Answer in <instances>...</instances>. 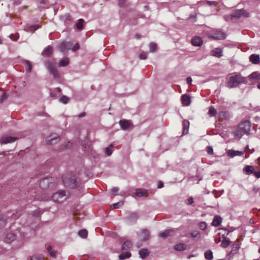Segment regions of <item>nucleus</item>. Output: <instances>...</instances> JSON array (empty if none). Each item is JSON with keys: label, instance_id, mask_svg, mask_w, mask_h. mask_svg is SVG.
<instances>
[{"label": "nucleus", "instance_id": "f257e3e1", "mask_svg": "<svg viewBox=\"0 0 260 260\" xmlns=\"http://www.w3.org/2000/svg\"><path fill=\"white\" fill-rule=\"evenodd\" d=\"M251 125L248 120H245L238 126V127L233 132L234 135L240 139L244 135L250 134Z\"/></svg>", "mask_w": 260, "mask_h": 260}, {"label": "nucleus", "instance_id": "f03ea898", "mask_svg": "<svg viewBox=\"0 0 260 260\" xmlns=\"http://www.w3.org/2000/svg\"><path fill=\"white\" fill-rule=\"evenodd\" d=\"M247 82L246 77H243L240 74L234 73L229 78L226 84L228 87L232 88L241 84H246Z\"/></svg>", "mask_w": 260, "mask_h": 260}, {"label": "nucleus", "instance_id": "7ed1b4c3", "mask_svg": "<svg viewBox=\"0 0 260 260\" xmlns=\"http://www.w3.org/2000/svg\"><path fill=\"white\" fill-rule=\"evenodd\" d=\"M64 185L71 188H75L78 186L79 182L77 178L71 174L64 175L62 177Z\"/></svg>", "mask_w": 260, "mask_h": 260}, {"label": "nucleus", "instance_id": "20e7f679", "mask_svg": "<svg viewBox=\"0 0 260 260\" xmlns=\"http://www.w3.org/2000/svg\"><path fill=\"white\" fill-rule=\"evenodd\" d=\"M45 64L49 72L53 75L55 78H59L60 77V75L56 68V61L55 59L53 58L47 60L45 62Z\"/></svg>", "mask_w": 260, "mask_h": 260}, {"label": "nucleus", "instance_id": "39448f33", "mask_svg": "<svg viewBox=\"0 0 260 260\" xmlns=\"http://www.w3.org/2000/svg\"><path fill=\"white\" fill-rule=\"evenodd\" d=\"M67 198L66 192L64 190H59L52 196V199L54 202L60 203L64 201Z\"/></svg>", "mask_w": 260, "mask_h": 260}, {"label": "nucleus", "instance_id": "423d86ee", "mask_svg": "<svg viewBox=\"0 0 260 260\" xmlns=\"http://www.w3.org/2000/svg\"><path fill=\"white\" fill-rule=\"evenodd\" d=\"M249 14L244 9H238L234 11L231 15V18H239L242 17H248Z\"/></svg>", "mask_w": 260, "mask_h": 260}, {"label": "nucleus", "instance_id": "0eeeda50", "mask_svg": "<svg viewBox=\"0 0 260 260\" xmlns=\"http://www.w3.org/2000/svg\"><path fill=\"white\" fill-rule=\"evenodd\" d=\"M20 215L13 214L9 218L8 216H7L6 218H4L3 215H0V226H4L7 222H11L12 220H15L18 218Z\"/></svg>", "mask_w": 260, "mask_h": 260}, {"label": "nucleus", "instance_id": "6e6552de", "mask_svg": "<svg viewBox=\"0 0 260 260\" xmlns=\"http://www.w3.org/2000/svg\"><path fill=\"white\" fill-rule=\"evenodd\" d=\"M212 37L216 40H222L226 38V35L220 30H216L212 33Z\"/></svg>", "mask_w": 260, "mask_h": 260}, {"label": "nucleus", "instance_id": "1a4fd4ad", "mask_svg": "<svg viewBox=\"0 0 260 260\" xmlns=\"http://www.w3.org/2000/svg\"><path fill=\"white\" fill-rule=\"evenodd\" d=\"M182 104L184 106H188L191 103V98L187 94H184L181 98Z\"/></svg>", "mask_w": 260, "mask_h": 260}, {"label": "nucleus", "instance_id": "9d476101", "mask_svg": "<svg viewBox=\"0 0 260 260\" xmlns=\"http://www.w3.org/2000/svg\"><path fill=\"white\" fill-rule=\"evenodd\" d=\"M60 140V137L58 136L51 135L46 139V143L48 144L52 145L56 144Z\"/></svg>", "mask_w": 260, "mask_h": 260}, {"label": "nucleus", "instance_id": "9b49d317", "mask_svg": "<svg viewBox=\"0 0 260 260\" xmlns=\"http://www.w3.org/2000/svg\"><path fill=\"white\" fill-rule=\"evenodd\" d=\"M72 44L70 42H62L60 44L59 49L62 52H66L70 49Z\"/></svg>", "mask_w": 260, "mask_h": 260}, {"label": "nucleus", "instance_id": "f8f14e48", "mask_svg": "<svg viewBox=\"0 0 260 260\" xmlns=\"http://www.w3.org/2000/svg\"><path fill=\"white\" fill-rule=\"evenodd\" d=\"M244 151L234 150L233 149H230L227 151V154L228 156L232 158L237 155H242L244 154Z\"/></svg>", "mask_w": 260, "mask_h": 260}, {"label": "nucleus", "instance_id": "ddd939ff", "mask_svg": "<svg viewBox=\"0 0 260 260\" xmlns=\"http://www.w3.org/2000/svg\"><path fill=\"white\" fill-rule=\"evenodd\" d=\"M119 124L122 129L125 130L130 126L131 122L130 120L123 119L120 120L119 122Z\"/></svg>", "mask_w": 260, "mask_h": 260}, {"label": "nucleus", "instance_id": "4468645a", "mask_svg": "<svg viewBox=\"0 0 260 260\" xmlns=\"http://www.w3.org/2000/svg\"><path fill=\"white\" fill-rule=\"evenodd\" d=\"M17 140V137H5L2 138L1 140V144H7L10 143H12Z\"/></svg>", "mask_w": 260, "mask_h": 260}, {"label": "nucleus", "instance_id": "2eb2a0df", "mask_svg": "<svg viewBox=\"0 0 260 260\" xmlns=\"http://www.w3.org/2000/svg\"><path fill=\"white\" fill-rule=\"evenodd\" d=\"M203 41L200 37H194L191 39V43L194 46H201L203 44Z\"/></svg>", "mask_w": 260, "mask_h": 260}, {"label": "nucleus", "instance_id": "dca6fc26", "mask_svg": "<svg viewBox=\"0 0 260 260\" xmlns=\"http://www.w3.org/2000/svg\"><path fill=\"white\" fill-rule=\"evenodd\" d=\"M249 60L253 64H258L260 62V56L258 54H252L250 56Z\"/></svg>", "mask_w": 260, "mask_h": 260}, {"label": "nucleus", "instance_id": "f3484780", "mask_svg": "<svg viewBox=\"0 0 260 260\" xmlns=\"http://www.w3.org/2000/svg\"><path fill=\"white\" fill-rule=\"evenodd\" d=\"M211 54L213 56L221 57L223 56L222 50L221 48H216L211 51Z\"/></svg>", "mask_w": 260, "mask_h": 260}, {"label": "nucleus", "instance_id": "a211bd4d", "mask_svg": "<svg viewBox=\"0 0 260 260\" xmlns=\"http://www.w3.org/2000/svg\"><path fill=\"white\" fill-rule=\"evenodd\" d=\"M49 179L45 178L41 180L40 182V186L42 189H45L49 187Z\"/></svg>", "mask_w": 260, "mask_h": 260}, {"label": "nucleus", "instance_id": "6ab92c4d", "mask_svg": "<svg viewBox=\"0 0 260 260\" xmlns=\"http://www.w3.org/2000/svg\"><path fill=\"white\" fill-rule=\"evenodd\" d=\"M174 233V231L172 229L166 230L164 232L159 234V236L162 238H165L168 236L172 235Z\"/></svg>", "mask_w": 260, "mask_h": 260}, {"label": "nucleus", "instance_id": "aec40b11", "mask_svg": "<svg viewBox=\"0 0 260 260\" xmlns=\"http://www.w3.org/2000/svg\"><path fill=\"white\" fill-rule=\"evenodd\" d=\"M222 222L221 217L219 216L216 215L214 217L213 220L212 222V225L217 227L221 224Z\"/></svg>", "mask_w": 260, "mask_h": 260}, {"label": "nucleus", "instance_id": "412c9836", "mask_svg": "<svg viewBox=\"0 0 260 260\" xmlns=\"http://www.w3.org/2000/svg\"><path fill=\"white\" fill-rule=\"evenodd\" d=\"M52 47L51 46L49 45L43 50L42 54L44 56H49L52 54Z\"/></svg>", "mask_w": 260, "mask_h": 260}, {"label": "nucleus", "instance_id": "4be33fe9", "mask_svg": "<svg viewBox=\"0 0 260 260\" xmlns=\"http://www.w3.org/2000/svg\"><path fill=\"white\" fill-rule=\"evenodd\" d=\"M16 239V236L13 233H8L5 238V242L8 243H11Z\"/></svg>", "mask_w": 260, "mask_h": 260}, {"label": "nucleus", "instance_id": "5701e85b", "mask_svg": "<svg viewBox=\"0 0 260 260\" xmlns=\"http://www.w3.org/2000/svg\"><path fill=\"white\" fill-rule=\"evenodd\" d=\"M139 214L136 212H134V213H131L129 215V216L128 217V220L131 223H134L137 221V220L139 218Z\"/></svg>", "mask_w": 260, "mask_h": 260}, {"label": "nucleus", "instance_id": "b1692460", "mask_svg": "<svg viewBox=\"0 0 260 260\" xmlns=\"http://www.w3.org/2000/svg\"><path fill=\"white\" fill-rule=\"evenodd\" d=\"M150 236V232L147 229H143L141 231V237L144 241L147 240Z\"/></svg>", "mask_w": 260, "mask_h": 260}, {"label": "nucleus", "instance_id": "393cba45", "mask_svg": "<svg viewBox=\"0 0 260 260\" xmlns=\"http://www.w3.org/2000/svg\"><path fill=\"white\" fill-rule=\"evenodd\" d=\"M183 134H187L189 127V122L187 120H184L183 121Z\"/></svg>", "mask_w": 260, "mask_h": 260}, {"label": "nucleus", "instance_id": "a878e982", "mask_svg": "<svg viewBox=\"0 0 260 260\" xmlns=\"http://www.w3.org/2000/svg\"><path fill=\"white\" fill-rule=\"evenodd\" d=\"M244 172L247 175L254 173V168L252 166H246L243 169Z\"/></svg>", "mask_w": 260, "mask_h": 260}, {"label": "nucleus", "instance_id": "bb28decb", "mask_svg": "<svg viewBox=\"0 0 260 260\" xmlns=\"http://www.w3.org/2000/svg\"><path fill=\"white\" fill-rule=\"evenodd\" d=\"M186 248V244L184 243H178L175 245L174 248L177 251H183Z\"/></svg>", "mask_w": 260, "mask_h": 260}, {"label": "nucleus", "instance_id": "cd10ccee", "mask_svg": "<svg viewBox=\"0 0 260 260\" xmlns=\"http://www.w3.org/2000/svg\"><path fill=\"white\" fill-rule=\"evenodd\" d=\"M69 63V59L68 57H65L60 60L58 63V66L60 67L67 66Z\"/></svg>", "mask_w": 260, "mask_h": 260}, {"label": "nucleus", "instance_id": "c85d7f7f", "mask_svg": "<svg viewBox=\"0 0 260 260\" xmlns=\"http://www.w3.org/2000/svg\"><path fill=\"white\" fill-rule=\"evenodd\" d=\"M149 252L147 249L144 248L140 250L139 255L142 258H146L149 255Z\"/></svg>", "mask_w": 260, "mask_h": 260}, {"label": "nucleus", "instance_id": "c756f323", "mask_svg": "<svg viewBox=\"0 0 260 260\" xmlns=\"http://www.w3.org/2000/svg\"><path fill=\"white\" fill-rule=\"evenodd\" d=\"M131 256V253L129 252H123L119 256V258L120 260H123L128 258Z\"/></svg>", "mask_w": 260, "mask_h": 260}, {"label": "nucleus", "instance_id": "7c9ffc66", "mask_svg": "<svg viewBox=\"0 0 260 260\" xmlns=\"http://www.w3.org/2000/svg\"><path fill=\"white\" fill-rule=\"evenodd\" d=\"M240 248L239 242L237 240L232 245V252L235 253Z\"/></svg>", "mask_w": 260, "mask_h": 260}, {"label": "nucleus", "instance_id": "2f4dec72", "mask_svg": "<svg viewBox=\"0 0 260 260\" xmlns=\"http://www.w3.org/2000/svg\"><path fill=\"white\" fill-rule=\"evenodd\" d=\"M132 243L129 241H126L124 242L122 246L123 250H127L129 249L132 246Z\"/></svg>", "mask_w": 260, "mask_h": 260}, {"label": "nucleus", "instance_id": "473e14b6", "mask_svg": "<svg viewBox=\"0 0 260 260\" xmlns=\"http://www.w3.org/2000/svg\"><path fill=\"white\" fill-rule=\"evenodd\" d=\"M190 237L192 239L197 238L198 239L201 237V233L198 231H193L191 232Z\"/></svg>", "mask_w": 260, "mask_h": 260}, {"label": "nucleus", "instance_id": "72a5a7b5", "mask_svg": "<svg viewBox=\"0 0 260 260\" xmlns=\"http://www.w3.org/2000/svg\"><path fill=\"white\" fill-rule=\"evenodd\" d=\"M146 191L141 188L136 189L135 191L136 195L139 197H142L145 194Z\"/></svg>", "mask_w": 260, "mask_h": 260}, {"label": "nucleus", "instance_id": "f704fd0d", "mask_svg": "<svg viewBox=\"0 0 260 260\" xmlns=\"http://www.w3.org/2000/svg\"><path fill=\"white\" fill-rule=\"evenodd\" d=\"M114 147L113 144H110L108 147L106 148L105 152L108 156H110L112 152V148Z\"/></svg>", "mask_w": 260, "mask_h": 260}, {"label": "nucleus", "instance_id": "c9c22d12", "mask_svg": "<svg viewBox=\"0 0 260 260\" xmlns=\"http://www.w3.org/2000/svg\"><path fill=\"white\" fill-rule=\"evenodd\" d=\"M205 257L207 259L212 260L213 259V253L211 250H209L205 252Z\"/></svg>", "mask_w": 260, "mask_h": 260}, {"label": "nucleus", "instance_id": "e433bc0d", "mask_svg": "<svg viewBox=\"0 0 260 260\" xmlns=\"http://www.w3.org/2000/svg\"><path fill=\"white\" fill-rule=\"evenodd\" d=\"M87 231L85 229L81 230L78 232V235L83 238H85L87 236Z\"/></svg>", "mask_w": 260, "mask_h": 260}, {"label": "nucleus", "instance_id": "4c0bfd02", "mask_svg": "<svg viewBox=\"0 0 260 260\" xmlns=\"http://www.w3.org/2000/svg\"><path fill=\"white\" fill-rule=\"evenodd\" d=\"M230 243V240L229 239L223 240L221 243V246L223 248H226Z\"/></svg>", "mask_w": 260, "mask_h": 260}, {"label": "nucleus", "instance_id": "58836bf2", "mask_svg": "<svg viewBox=\"0 0 260 260\" xmlns=\"http://www.w3.org/2000/svg\"><path fill=\"white\" fill-rule=\"evenodd\" d=\"M248 77L252 79H260V74H257L256 72H253Z\"/></svg>", "mask_w": 260, "mask_h": 260}, {"label": "nucleus", "instance_id": "ea45409f", "mask_svg": "<svg viewBox=\"0 0 260 260\" xmlns=\"http://www.w3.org/2000/svg\"><path fill=\"white\" fill-rule=\"evenodd\" d=\"M208 113L210 116H214L217 113V111L213 107H211L209 108Z\"/></svg>", "mask_w": 260, "mask_h": 260}, {"label": "nucleus", "instance_id": "a19ab883", "mask_svg": "<svg viewBox=\"0 0 260 260\" xmlns=\"http://www.w3.org/2000/svg\"><path fill=\"white\" fill-rule=\"evenodd\" d=\"M84 20L83 19H79L78 20V22L76 24V27L78 29H81L83 27V22Z\"/></svg>", "mask_w": 260, "mask_h": 260}, {"label": "nucleus", "instance_id": "79ce46f5", "mask_svg": "<svg viewBox=\"0 0 260 260\" xmlns=\"http://www.w3.org/2000/svg\"><path fill=\"white\" fill-rule=\"evenodd\" d=\"M30 260H44V258L42 255H34L31 256Z\"/></svg>", "mask_w": 260, "mask_h": 260}, {"label": "nucleus", "instance_id": "37998d69", "mask_svg": "<svg viewBox=\"0 0 260 260\" xmlns=\"http://www.w3.org/2000/svg\"><path fill=\"white\" fill-rule=\"evenodd\" d=\"M69 99L66 95H63L59 100V101L64 104L68 103Z\"/></svg>", "mask_w": 260, "mask_h": 260}, {"label": "nucleus", "instance_id": "c03bdc74", "mask_svg": "<svg viewBox=\"0 0 260 260\" xmlns=\"http://www.w3.org/2000/svg\"><path fill=\"white\" fill-rule=\"evenodd\" d=\"M156 49V44L154 43H151L149 44V50L150 52H153Z\"/></svg>", "mask_w": 260, "mask_h": 260}, {"label": "nucleus", "instance_id": "a18cd8bd", "mask_svg": "<svg viewBox=\"0 0 260 260\" xmlns=\"http://www.w3.org/2000/svg\"><path fill=\"white\" fill-rule=\"evenodd\" d=\"M207 223L204 221H201L199 223V226L202 230H205L207 228Z\"/></svg>", "mask_w": 260, "mask_h": 260}, {"label": "nucleus", "instance_id": "49530a36", "mask_svg": "<svg viewBox=\"0 0 260 260\" xmlns=\"http://www.w3.org/2000/svg\"><path fill=\"white\" fill-rule=\"evenodd\" d=\"M219 117L221 119H226L228 116V113L225 111H222L219 113Z\"/></svg>", "mask_w": 260, "mask_h": 260}, {"label": "nucleus", "instance_id": "de8ad7c7", "mask_svg": "<svg viewBox=\"0 0 260 260\" xmlns=\"http://www.w3.org/2000/svg\"><path fill=\"white\" fill-rule=\"evenodd\" d=\"M123 204V202H119L116 203H114L111 205V208L113 209H117L120 206L122 205Z\"/></svg>", "mask_w": 260, "mask_h": 260}, {"label": "nucleus", "instance_id": "09e8293b", "mask_svg": "<svg viewBox=\"0 0 260 260\" xmlns=\"http://www.w3.org/2000/svg\"><path fill=\"white\" fill-rule=\"evenodd\" d=\"M25 62L27 67V72H30L31 71V69H32V66H31V63L28 60H26L25 61Z\"/></svg>", "mask_w": 260, "mask_h": 260}, {"label": "nucleus", "instance_id": "8fccbe9b", "mask_svg": "<svg viewBox=\"0 0 260 260\" xmlns=\"http://www.w3.org/2000/svg\"><path fill=\"white\" fill-rule=\"evenodd\" d=\"M119 191V188L116 187H113L111 190V192L113 195H116L117 192Z\"/></svg>", "mask_w": 260, "mask_h": 260}, {"label": "nucleus", "instance_id": "3c124183", "mask_svg": "<svg viewBox=\"0 0 260 260\" xmlns=\"http://www.w3.org/2000/svg\"><path fill=\"white\" fill-rule=\"evenodd\" d=\"M7 98H8V95H7L6 92H4L0 99V104L3 103L4 101L6 99H7Z\"/></svg>", "mask_w": 260, "mask_h": 260}, {"label": "nucleus", "instance_id": "603ef678", "mask_svg": "<svg viewBox=\"0 0 260 260\" xmlns=\"http://www.w3.org/2000/svg\"><path fill=\"white\" fill-rule=\"evenodd\" d=\"M147 57V54L146 52L141 53L139 55V58L141 59H146Z\"/></svg>", "mask_w": 260, "mask_h": 260}, {"label": "nucleus", "instance_id": "864d4df0", "mask_svg": "<svg viewBox=\"0 0 260 260\" xmlns=\"http://www.w3.org/2000/svg\"><path fill=\"white\" fill-rule=\"evenodd\" d=\"M194 202L193 199L192 197L189 198L186 201L187 205H191Z\"/></svg>", "mask_w": 260, "mask_h": 260}, {"label": "nucleus", "instance_id": "5fc2aeb1", "mask_svg": "<svg viewBox=\"0 0 260 260\" xmlns=\"http://www.w3.org/2000/svg\"><path fill=\"white\" fill-rule=\"evenodd\" d=\"M207 151L209 154L212 155L213 154V149L211 146H209L207 148Z\"/></svg>", "mask_w": 260, "mask_h": 260}, {"label": "nucleus", "instance_id": "6e6d98bb", "mask_svg": "<svg viewBox=\"0 0 260 260\" xmlns=\"http://www.w3.org/2000/svg\"><path fill=\"white\" fill-rule=\"evenodd\" d=\"M39 26L38 25H32L29 26V30H36L37 29H38Z\"/></svg>", "mask_w": 260, "mask_h": 260}, {"label": "nucleus", "instance_id": "4d7b16f0", "mask_svg": "<svg viewBox=\"0 0 260 260\" xmlns=\"http://www.w3.org/2000/svg\"><path fill=\"white\" fill-rule=\"evenodd\" d=\"M126 0H118V5L120 7L125 6Z\"/></svg>", "mask_w": 260, "mask_h": 260}, {"label": "nucleus", "instance_id": "13d9d810", "mask_svg": "<svg viewBox=\"0 0 260 260\" xmlns=\"http://www.w3.org/2000/svg\"><path fill=\"white\" fill-rule=\"evenodd\" d=\"M9 38L12 40H14L15 41H17L18 39V37L17 36H14L13 34H11L10 36H9Z\"/></svg>", "mask_w": 260, "mask_h": 260}, {"label": "nucleus", "instance_id": "bf43d9fd", "mask_svg": "<svg viewBox=\"0 0 260 260\" xmlns=\"http://www.w3.org/2000/svg\"><path fill=\"white\" fill-rule=\"evenodd\" d=\"M56 251L55 250H54V251L52 250V251L49 252V255L52 257H55L56 256Z\"/></svg>", "mask_w": 260, "mask_h": 260}, {"label": "nucleus", "instance_id": "052dcab7", "mask_svg": "<svg viewBox=\"0 0 260 260\" xmlns=\"http://www.w3.org/2000/svg\"><path fill=\"white\" fill-rule=\"evenodd\" d=\"M253 174L256 178H260V171H255Z\"/></svg>", "mask_w": 260, "mask_h": 260}, {"label": "nucleus", "instance_id": "680f3d73", "mask_svg": "<svg viewBox=\"0 0 260 260\" xmlns=\"http://www.w3.org/2000/svg\"><path fill=\"white\" fill-rule=\"evenodd\" d=\"M79 48V45L78 43L76 44L73 48V50L75 51Z\"/></svg>", "mask_w": 260, "mask_h": 260}, {"label": "nucleus", "instance_id": "e2e57ef3", "mask_svg": "<svg viewBox=\"0 0 260 260\" xmlns=\"http://www.w3.org/2000/svg\"><path fill=\"white\" fill-rule=\"evenodd\" d=\"M192 81V78L190 77H188L186 78V82L188 84H191Z\"/></svg>", "mask_w": 260, "mask_h": 260}, {"label": "nucleus", "instance_id": "0e129e2a", "mask_svg": "<svg viewBox=\"0 0 260 260\" xmlns=\"http://www.w3.org/2000/svg\"><path fill=\"white\" fill-rule=\"evenodd\" d=\"M164 186V184L162 182L160 181L158 182L157 185V188H161Z\"/></svg>", "mask_w": 260, "mask_h": 260}, {"label": "nucleus", "instance_id": "69168bd1", "mask_svg": "<svg viewBox=\"0 0 260 260\" xmlns=\"http://www.w3.org/2000/svg\"><path fill=\"white\" fill-rule=\"evenodd\" d=\"M252 191L255 193H257L258 191V188L256 187V186H254L252 188Z\"/></svg>", "mask_w": 260, "mask_h": 260}, {"label": "nucleus", "instance_id": "338daca9", "mask_svg": "<svg viewBox=\"0 0 260 260\" xmlns=\"http://www.w3.org/2000/svg\"><path fill=\"white\" fill-rule=\"evenodd\" d=\"M14 4L19 5L21 3V0H13Z\"/></svg>", "mask_w": 260, "mask_h": 260}, {"label": "nucleus", "instance_id": "774afa93", "mask_svg": "<svg viewBox=\"0 0 260 260\" xmlns=\"http://www.w3.org/2000/svg\"><path fill=\"white\" fill-rule=\"evenodd\" d=\"M47 251H48V252L49 253L52 251V247H51V246H48L47 247Z\"/></svg>", "mask_w": 260, "mask_h": 260}]
</instances>
